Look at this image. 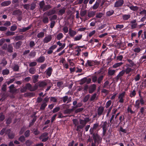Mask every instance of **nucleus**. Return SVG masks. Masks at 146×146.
<instances>
[{
	"instance_id": "obj_1",
	"label": "nucleus",
	"mask_w": 146,
	"mask_h": 146,
	"mask_svg": "<svg viewBox=\"0 0 146 146\" xmlns=\"http://www.w3.org/2000/svg\"><path fill=\"white\" fill-rule=\"evenodd\" d=\"M106 71L102 68H101L97 72V74H99L100 76L97 79V82L98 84L101 83L105 75Z\"/></svg>"
},
{
	"instance_id": "obj_2",
	"label": "nucleus",
	"mask_w": 146,
	"mask_h": 146,
	"mask_svg": "<svg viewBox=\"0 0 146 146\" xmlns=\"http://www.w3.org/2000/svg\"><path fill=\"white\" fill-rule=\"evenodd\" d=\"M92 137L94 140V142L95 143H97L98 144H99L102 140V138L99 135L98 132L94 133L92 135Z\"/></svg>"
},
{
	"instance_id": "obj_3",
	"label": "nucleus",
	"mask_w": 146,
	"mask_h": 146,
	"mask_svg": "<svg viewBox=\"0 0 146 146\" xmlns=\"http://www.w3.org/2000/svg\"><path fill=\"white\" fill-rule=\"evenodd\" d=\"M79 122L80 125H78L76 129V130L79 131H80V129L84 127L86 124L84 120L80 119Z\"/></svg>"
},
{
	"instance_id": "obj_4",
	"label": "nucleus",
	"mask_w": 146,
	"mask_h": 146,
	"mask_svg": "<svg viewBox=\"0 0 146 146\" xmlns=\"http://www.w3.org/2000/svg\"><path fill=\"white\" fill-rule=\"evenodd\" d=\"M35 84L37 86V89L38 87L41 88H45L47 85V83L45 81H41L38 82Z\"/></svg>"
},
{
	"instance_id": "obj_5",
	"label": "nucleus",
	"mask_w": 146,
	"mask_h": 146,
	"mask_svg": "<svg viewBox=\"0 0 146 146\" xmlns=\"http://www.w3.org/2000/svg\"><path fill=\"white\" fill-rule=\"evenodd\" d=\"M108 123L106 121L102 122V127L103 129L102 134L103 136L105 135L106 134V131L108 129Z\"/></svg>"
},
{
	"instance_id": "obj_6",
	"label": "nucleus",
	"mask_w": 146,
	"mask_h": 146,
	"mask_svg": "<svg viewBox=\"0 0 146 146\" xmlns=\"http://www.w3.org/2000/svg\"><path fill=\"white\" fill-rule=\"evenodd\" d=\"M48 133L47 132L43 133L39 137V139H42V141L45 142L47 141L48 139Z\"/></svg>"
},
{
	"instance_id": "obj_7",
	"label": "nucleus",
	"mask_w": 146,
	"mask_h": 146,
	"mask_svg": "<svg viewBox=\"0 0 146 146\" xmlns=\"http://www.w3.org/2000/svg\"><path fill=\"white\" fill-rule=\"evenodd\" d=\"M25 86L27 89L31 91H34L37 90V86L35 85V84L33 87L30 84L27 83L25 85Z\"/></svg>"
},
{
	"instance_id": "obj_8",
	"label": "nucleus",
	"mask_w": 146,
	"mask_h": 146,
	"mask_svg": "<svg viewBox=\"0 0 146 146\" xmlns=\"http://www.w3.org/2000/svg\"><path fill=\"white\" fill-rule=\"evenodd\" d=\"M104 108L102 106H100L97 109V115L98 117L103 114Z\"/></svg>"
},
{
	"instance_id": "obj_9",
	"label": "nucleus",
	"mask_w": 146,
	"mask_h": 146,
	"mask_svg": "<svg viewBox=\"0 0 146 146\" xmlns=\"http://www.w3.org/2000/svg\"><path fill=\"white\" fill-rule=\"evenodd\" d=\"M125 70H122L115 77V79L116 82H117L119 79H121L122 78V76L125 74Z\"/></svg>"
},
{
	"instance_id": "obj_10",
	"label": "nucleus",
	"mask_w": 146,
	"mask_h": 146,
	"mask_svg": "<svg viewBox=\"0 0 146 146\" xmlns=\"http://www.w3.org/2000/svg\"><path fill=\"white\" fill-rule=\"evenodd\" d=\"M125 94V92H123L122 93L119 94L118 98L119 99V102L121 103H123L124 101L123 98L124 97Z\"/></svg>"
},
{
	"instance_id": "obj_11",
	"label": "nucleus",
	"mask_w": 146,
	"mask_h": 146,
	"mask_svg": "<svg viewBox=\"0 0 146 146\" xmlns=\"http://www.w3.org/2000/svg\"><path fill=\"white\" fill-rule=\"evenodd\" d=\"M52 39V36L51 35H49L45 36L43 40L44 43H47L50 41Z\"/></svg>"
},
{
	"instance_id": "obj_12",
	"label": "nucleus",
	"mask_w": 146,
	"mask_h": 146,
	"mask_svg": "<svg viewBox=\"0 0 146 146\" xmlns=\"http://www.w3.org/2000/svg\"><path fill=\"white\" fill-rule=\"evenodd\" d=\"M96 86L95 84H93L90 86L89 88V91L90 93L91 94L93 93L96 90Z\"/></svg>"
},
{
	"instance_id": "obj_13",
	"label": "nucleus",
	"mask_w": 146,
	"mask_h": 146,
	"mask_svg": "<svg viewBox=\"0 0 146 146\" xmlns=\"http://www.w3.org/2000/svg\"><path fill=\"white\" fill-rule=\"evenodd\" d=\"M124 3L123 0H119L116 1L115 4L114 6L115 7H118L121 6Z\"/></svg>"
},
{
	"instance_id": "obj_14",
	"label": "nucleus",
	"mask_w": 146,
	"mask_h": 146,
	"mask_svg": "<svg viewBox=\"0 0 146 146\" xmlns=\"http://www.w3.org/2000/svg\"><path fill=\"white\" fill-rule=\"evenodd\" d=\"M9 92L11 93H14L17 90V89L15 88L14 85L12 84L9 87Z\"/></svg>"
},
{
	"instance_id": "obj_15",
	"label": "nucleus",
	"mask_w": 146,
	"mask_h": 146,
	"mask_svg": "<svg viewBox=\"0 0 146 146\" xmlns=\"http://www.w3.org/2000/svg\"><path fill=\"white\" fill-rule=\"evenodd\" d=\"M62 99L63 102L64 103H65L66 101H67V103H68L71 101L72 98L70 97L68 98V96H65L62 98Z\"/></svg>"
},
{
	"instance_id": "obj_16",
	"label": "nucleus",
	"mask_w": 146,
	"mask_h": 146,
	"mask_svg": "<svg viewBox=\"0 0 146 146\" xmlns=\"http://www.w3.org/2000/svg\"><path fill=\"white\" fill-rule=\"evenodd\" d=\"M100 3V1L99 0L97 1L95 4L92 7V9L94 10H96L98 9L99 7Z\"/></svg>"
},
{
	"instance_id": "obj_17",
	"label": "nucleus",
	"mask_w": 146,
	"mask_h": 146,
	"mask_svg": "<svg viewBox=\"0 0 146 146\" xmlns=\"http://www.w3.org/2000/svg\"><path fill=\"white\" fill-rule=\"evenodd\" d=\"M7 52L9 53H12L13 52V47L11 44H8L6 49Z\"/></svg>"
},
{
	"instance_id": "obj_18",
	"label": "nucleus",
	"mask_w": 146,
	"mask_h": 146,
	"mask_svg": "<svg viewBox=\"0 0 146 146\" xmlns=\"http://www.w3.org/2000/svg\"><path fill=\"white\" fill-rule=\"evenodd\" d=\"M11 3V2L10 1H4L1 3V5L2 7L7 6L10 5Z\"/></svg>"
},
{
	"instance_id": "obj_19",
	"label": "nucleus",
	"mask_w": 146,
	"mask_h": 146,
	"mask_svg": "<svg viewBox=\"0 0 146 146\" xmlns=\"http://www.w3.org/2000/svg\"><path fill=\"white\" fill-rule=\"evenodd\" d=\"M22 44V41H19L16 43L14 47L16 49H18L20 48Z\"/></svg>"
},
{
	"instance_id": "obj_20",
	"label": "nucleus",
	"mask_w": 146,
	"mask_h": 146,
	"mask_svg": "<svg viewBox=\"0 0 146 146\" xmlns=\"http://www.w3.org/2000/svg\"><path fill=\"white\" fill-rule=\"evenodd\" d=\"M22 14V11L19 10H16L13 12V15H17L19 16L21 15Z\"/></svg>"
},
{
	"instance_id": "obj_21",
	"label": "nucleus",
	"mask_w": 146,
	"mask_h": 146,
	"mask_svg": "<svg viewBox=\"0 0 146 146\" xmlns=\"http://www.w3.org/2000/svg\"><path fill=\"white\" fill-rule=\"evenodd\" d=\"M94 63L93 61H91V60H88L87 62L85 64V66L86 67L88 66H92L94 65Z\"/></svg>"
},
{
	"instance_id": "obj_22",
	"label": "nucleus",
	"mask_w": 146,
	"mask_h": 146,
	"mask_svg": "<svg viewBox=\"0 0 146 146\" xmlns=\"http://www.w3.org/2000/svg\"><path fill=\"white\" fill-rule=\"evenodd\" d=\"M56 13V11L54 9V8L50 10L47 13V15L48 16L51 15L55 14Z\"/></svg>"
},
{
	"instance_id": "obj_23",
	"label": "nucleus",
	"mask_w": 146,
	"mask_h": 146,
	"mask_svg": "<svg viewBox=\"0 0 146 146\" xmlns=\"http://www.w3.org/2000/svg\"><path fill=\"white\" fill-rule=\"evenodd\" d=\"M77 33L76 31H73L71 29L69 30V34L71 37H73Z\"/></svg>"
},
{
	"instance_id": "obj_24",
	"label": "nucleus",
	"mask_w": 146,
	"mask_h": 146,
	"mask_svg": "<svg viewBox=\"0 0 146 146\" xmlns=\"http://www.w3.org/2000/svg\"><path fill=\"white\" fill-rule=\"evenodd\" d=\"M52 69L51 67L48 68L46 70V75L48 76H50L52 74Z\"/></svg>"
},
{
	"instance_id": "obj_25",
	"label": "nucleus",
	"mask_w": 146,
	"mask_h": 146,
	"mask_svg": "<svg viewBox=\"0 0 146 146\" xmlns=\"http://www.w3.org/2000/svg\"><path fill=\"white\" fill-rule=\"evenodd\" d=\"M14 38L17 41L19 40H23L24 39V36L23 35H20L15 36Z\"/></svg>"
},
{
	"instance_id": "obj_26",
	"label": "nucleus",
	"mask_w": 146,
	"mask_h": 146,
	"mask_svg": "<svg viewBox=\"0 0 146 146\" xmlns=\"http://www.w3.org/2000/svg\"><path fill=\"white\" fill-rule=\"evenodd\" d=\"M96 13L95 11H90L88 12V16L89 18L93 17L95 16Z\"/></svg>"
},
{
	"instance_id": "obj_27",
	"label": "nucleus",
	"mask_w": 146,
	"mask_h": 146,
	"mask_svg": "<svg viewBox=\"0 0 146 146\" xmlns=\"http://www.w3.org/2000/svg\"><path fill=\"white\" fill-rule=\"evenodd\" d=\"M115 70H112L109 69L108 71V74L110 76H113L115 74Z\"/></svg>"
},
{
	"instance_id": "obj_28",
	"label": "nucleus",
	"mask_w": 146,
	"mask_h": 146,
	"mask_svg": "<svg viewBox=\"0 0 146 146\" xmlns=\"http://www.w3.org/2000/svg\"><path fill=\"white\" fill-rule=\"evenodd\" d=\"M36 6V4L35 3L29 4V10H33L35 8Z\"/></svg>"
},
{
	"instance_id": "obj_29",
	"label": "nucleus",
	"mask_w": 146,
	"mask_h": 146,
	"mask_svg": "<svg viewBox=\"0 0 146 146\" xmlns=\"http://www.w3.org/2000/svg\"><path fill=\"white\" fill-rule=\"evenodd\" d=\"M65 11L66 9L64 7L59 10L58 14L59 15L62 16L65 12Z\"/></svg>"
},
{
	"instance_id": "obj_30",
	"label": "nucleus",
	"mask_w": 146,
	"mask_h": 146,
	"mask_svg": "<svg viewBox=\"0 0 146 146\" xmlns=\"http://www.w3.org/2000/svg\"><path fill=\"white\" fill-rule=\"evenodd\" d=\"M45 57L43 56H41L36 59V61L39 63H42L44 62L45 60Z\"/></svg>"
},
{
	"instance_id": "obj_31",
	"label": "nucleus",
	"mask_w": 146,
	"mask_h": 146,
	"mask_svg": "<svg viewBox=\"0 0 146 146\" xmlns=\"http://www.w3.org/2000/svg\"><path fill=\"white\" fill-rule=\"evenodd\" d=\"M96 96L97 94L96 93L94 94L91 97L90 100V101H94L95 100H96L97 99Z\"/></svg>"
},
{
	"instance_id": "obj_32",
	"label": "nucleus",
	"mask_w": 146,
	"mask_h": 146,
	"mask_svg": "<svg viewBox=\"0 0 146 146\" xmlns=\"http://www.w3.org/2000/svg\"><path fill=\"white\" fill-rule=\"evenodd\" d=\"M52 7V6L50 5H45L44 6V8L42 9L43 11H45L48 9H49Z\"/></svg>"
},
{
	"instance_id": "obj_33",
	"label": "nucleus",
	"mask_w": 146,
	"mask_h": 146,
	"mask_svg": "<svg viewBox=\"0 0 146 146\" xmlns=\"http://www.w3.org/2000/svg\"><path fill=\"white\" fill-rule=\"evenodd\" d=\"M127 61L129 63V66L130 67H133L136 66V64L131 60L130 59H127Z\"/></svg>"
},
{
	"instance_id": "obj_34",
	"label": "nucleus",
	"mask_w": 146,
	"mask_h": 146,
	"mask_svg": "<svg viewBox=\"0 0 146 146\" xmlns=\"http://www.w3.org/2000/svg\"><path fill=\"white\" fill-rule=\"evenodd\" d=\"M140 103L139 100H138L136 101L135 104L134 105V106L136 108L138 109L140 107Z\"/></svg>"
},
{
	"instance_id": "obj_35",
	"label": "nucleus",
	"mask_w": 146,
	"mask_h": 146,
	"mask_svg": "<svg viewBox=\"0 0 146 146\" xmlns=\"http://www.w3.org/2000/svg\"><path fill=\"white\" fill-rule=\"evenodd\" d=\"M136 94V91L135 89L133 90L132 91H131L130 94L129 96L131 98L134 97Z\"/></svg>"
},
{
	"instance_id": "obj_36",
	"label": "nucleus",
	"mask_w": 146,
	"mask_h": 146,
	"mask_svg": "<svg viewBox=\"0 0 146 146\" xmlns=\"http://www.w3.org/2000/svg\"><path fill=\"white\" fill-rule=\"evenodd\" d=\"M36 69L34 67H31L29 70V73L31 74H34L35 73Z\"/></svg>"
},
{
	"instance_id": "obj_37",
	"label": "nucleus",
	"mask_w": 146,
	"mask_h": 146,
	"mask_svg": "<svg viewBox=\"0 0 146 146\" xmlns=\"http://www.w3.org/2000/svg\"><path fill=\"white\" fill-rule=\"evenodd\" d=\"M38 77L39 76L38 75L33 76V82L34 83H35L38 81Z\"/></svg>"
},
{
	"instance_id": "obj_38",
	"label": "nucleus",
	"mask_w": 146,
	"mask_h": 146,
	"mask_svg": "<svg viewBox=\"0 0 146 146\" xmlns=\"http://www.w3.org/2000/svg\"><path fill=\"white\" fill-rule=\"evenodd\" d=\"M45 2L44 1H42L40 2L39 3V5L40 7V8L41 9H43L44 6H45Z\"/></svg>"
},
{
	"instance_id": "obj_39",
	"label": "nucleus",
	"mask_w": 146,
	"mask_h": 146,
	"mask_svg": "<svg viewBox=\"0 0 146 146\" xmlns=\"http://www.w3.org/2000/svg\"><path fill=\"white\" fill-rule=\"evenodd\" d=\"M131 16L130 15H123L122 18L124 20H127Z\"/></svg>"
},
{
	"instance_id": "obj_40",
	"label": "nucleus",
	"mask_w": 146,
	"mask_h": 146,
	"mask_svg": "<svg viewBox=\"0 0 146 146\" xmlns=\"http://www.w3.org/2000/svg\"><path fill=\"white\" fill-rule=\"evenodd\" d=\"M87 11H81L80 12V15L82 17H84L87 14Z\"/></svg>"
},
{
	"instance_id": "obj_41",
	"label": "nucleus",
	"mask_w": 146,
	"mask_h": 146,
	"mask_svg": "<svg viewBox=\"0 0 146 146\" xmlns=\"http://www.w3.org/2000/svg\"><path fill=\"white\" fill-rule=\"evenodd\" d=\"M31 27V26H29L27 27H24L21 29V32H24L25 31L30 29Z\"/></svg>"
},
{
	"instance_id": "obj_42",
	"label": "nucleus",
	"mask_w": 146,
	"mask_h": 146,
	"mask_svg": "<svg viewBox=\"0 0 146 146\" xmlns=\"http://www.w3.org/2000/svg\"><path fill=\"white\" fill-rule=\"evenodd\" d=\"M82 35H80L78 36H77L74 38V41H77L80 40L82 37Z\"/></svg>"
},
{
	"instance_id": "obj_43",
	"label": "nucleus",
	"mask_w": 146,
	"mask_h": 146,
	"mask_svg": "<svg viewBox=\"0 0 146 146\" xmlns=\"http://www.w3.org/2000/svg\"><path fill=\"white\" fill-rule=\"evenodd\" d=\"M73 110L71 109H66L64 111V113L65 114H70L73 111Z\"/></svg>"
},
{
	"instance_id": "obj_44",
	"label": "nucleus",
	"mask_w": 146,
	"mask_h": 146,
	"mask_svg": "<svg viewBox=\"0 0 146 146\" xmlns=\"http://www.w3.org/2000/svg\"><path fill=\"white\" fill-rule=\"evenodd\" d=\"M42 21L44 23H47L48 22V19L47 17H44L42 19Z\"/></svg>"
},
{
	"instance_id": "obj_45",
	"label": "nucleus",
	"mask_w": 146,
	"mask_h": 146,
	"mask_svg": "<svg viewBox=\"0 0 146 146\" xmlns=\"http://www.w3.org/2000/svg\"><path fill=\"white\" fill-rule=\"evenodd\" d=\"M49 100V98L46 97L44 98L43 100H42V104H47V103L48 102Z\"/></svg>"
},
{
	"instance_id": "obj_46",
	"label": "nucleus",
	"mask_w": 146,
	"mask_h": 146,
	"mask_svg": "<svg viewBox=\"0 0 146 146\" xmlns=\"http://www.w3.org/2000/svg\"><path fill=\"white\" fill-rule=\"evenodd\" d=\"M123 64L122 62H119L113 65V67L114 68H116L118 67L121 66Z\"/></svg>"
},
{
	"instance_id": "obj_47",
	"label": "nucleus",
	"mask_w": 146,
	"mask_h": 146,
	"mask_svg": "<svg viewBox=\"0 0 146 146\" xmlns=\"http://www.w3.org/2000/svg\"><path fill=\"white\" fill-rule=\"evenodd\" d=\"M63 37V34L61 33H60L57 35L56 38L58 40H60Z\"/></svg>"
},
{
	"instance_id": "obj_48",
	"label": "nucleus",
	"mask_w": 146,
	"mask_h": 146,
	"mask_svg": "<svg viewBox=\"0 0 146 146\" xmlns=\"http://www.w3.org/2000/svg\"><path fill=\"white\" fill-rule=\"evenodd\" d=\"M90 97V95L89 94L86 95L84 98L83 100L84 102H86L89 99Z\"/></svg>"
},
{
	"instance_id": "obj_49",
	"label": "nucleus",
	"mask_w": 146,
	"mask_h": 146,
	"mask_svg": "<svg viewBox=\"0 0 146 146\" xmlns=\"http://www.w3.org/2000/svg\"><path fill=\"white\" fill-rule=\"evenodd\" d=\"M129 8L131 10L133 11H136L138 9L139 7L137 6H132L129 7Z\"/></svg>"
},
{
	"instance_id": "obj_50",
	"label": "nucleus",
	"mask_w": 146,
	"mask_h": 146,
	"mask_svg": "<svg viewBox=\"0 0 146 146\" xmlns=\"http://www.w3.org/2000/svg\"><path fill=\"white\" fill-rule=\"evenodd\" d=\"M114 13V11L111 10L108 11L106 13V15L108 16H110L112 15Z\"/></svg>"
},
{
	"instance_id": "obj_51",
	"label": "nucleus",
	"mask_w": 146,
	"mask_h": 146,
	"mask_svg": "<svg viewBox=\"0 0 146 146\" xmlns=\"http://www.w3.org/2000/svg\"><path fill=\"white\" fill-rule=\"evenodd\" d=\"M9 72L8 69H6L3 70L2 74L3 75H7L9 73Z\"/></svg>"
},
{
	"instance_id": "obj_52",
	"label": "nucleus",
	"mask_w": 146,
	"mask_h": 146,
	"mask_svg": "<svg viewBox=\"0 0 146 146\" xmlns=\"http://www.w3.org/2000/svg\"><path fill=\"white\" fill-rule=\"evenodd\" d=\"M15 33L14 32H11L10 31L7 32L6 33V35L7 36H12L15 35Z\"/></svg>"
},
{
	"instance_id": "obj_53",
	"label": "nucleus",
	"mask_w": 146,
	"mask_h": 146,
	"mask_svg": "<svg viewBox=\"0 0 146 146\" xmlns=\"http://www.w3.org/2000/svg\"><path fill=\"white\" fill-rule=\"evenodd\" d=\"M5 119V116L2 113H0V121H2Z\"/></svg>"
},
{
	"instance_id": "obj_54",
	"label": "nucleus",
	"mask_w": 146,
	"mask_h": 146,
	"mask_svg": "<svg viewBox=\"0 0 146 146\" xmlns=\"http://www.w3.org/2000/svg\"><path fill=\"white\" fill-rule=\"evenodd\" d=\"M44 32H40L37 35V36L38 38H42L44 36Z\"/></svg>"
},
{
	"instance_id": "obj_55",
	"label": "nucleus",
	"mask_w": 146,
	"mask_h": 146,
	"mask_svg": "<svg viewBox=\"0 0 146 146\" xmlns=\"http://www.w3.org/2000/svg\"><path fill=\"white\" fill-rule=\"evenodd\" d=\"M73 123L74 124L75 126H76L79 124V122L77 119H73L72 120Z\"/></svg>"
},
{
	"instance_id": "obj_56",
	"label": "nucleus",
	"mask_w": 146,
	"mask_h": 146,
	"mask_svg": "<svg viewBox=\"0 0 146 146\" xmlns=\"http://www.w3.org/2000/svg\"><path fill=\"white\" fill-rule=\"evenodd\" d=\"M2 91L5 92L7 90V85L5 84H4L2 85L1 88Z\"/></svg>"
},
{
	"instance_id": "obj_57",
	"label": "nucleus",
	"mask_w": 146,
	"mask_h": 146,
	"mask_svg": "<svg viewBox=\"0 0 146 146\" xmlns=\"http://www.w3.org/2000/svg\"><path fill=\"white\" fill-rule=\"evenodd\" d=\"M32 143L33 142L29 140H27L26 142V144L27 146H30Z\"/></svg>"
},
{
	"instance_id": "obj_58",
	"label": "nucleus",
	"mask_w": 146,
	"mask_h": 146,
	"mask_svg": "<svg viewBox=\"0 0 146 146\" xmlns=\"http://www.w3.org/2000/svg\"><path fill=\"white\" fill-rule=\"evenodd\" d=\"M37 64V63L36 62H33L30 63L29 66L30 67H33L36 66Z\"/></svg>"
},
{
	"instance_id": "obj_59",
	"label": "nucleus",
	"mask_w": 146,
	"mask_h": 146,
	"mask_svg": "<svg viewBox=\"0 0 146 146\" xmlns=\"http://www.w3.org/2000/svg\"><path fill=\"white\" fill-rule=\"evenodd\" d=\"M19 141L21 142H23L25 140V138L23 135L21 136L19 139Z\"/></svg>"
},
{
	"instance_id": "obj_60",
	"label": "nucleus",
	"mask_w": 146,
	"mask_h": 146,
	"mask_svg": "<svg viewBox=\"0 0 146 146\" xmlns=\"http://www.w3.org/2000/svg\"><path fill=\"white\" fill-rule=\"evenodd\" d=\"M60 108L59 107H58L55 108L52 111V112L53 113H55L58 111L60 110Z\"/></svg>"
},
{
	"instance_id": "obj_61",
	"label": "nucleus",
	"mask_w": 146,
	"mask_h": 146,
	"mask_svg": "<svg viewBox=\"0 0 146 146\" xmlns=\"http://www.w3.org/2000/svg\"><path fill=\"white\" fill-rule=\"evenodd\" d=\"M36 54V52L35 51H32L30 52L29 55L30 57H34Z\"/></svg>"
},
{
	"instance_id": "obj_62",
	"label": "nucleus",
	"mask_w": 146,
	"mask_h": 146,
	"mask_svg": "<svg viewBox=\"0 0 146 146\" xmlns=\"http://www.w3.org/2000/svg\"><path fill=\"white\" fill-rule=\"evenodd\" d=\"M83 109H84L83 108H81L77 109L75 110V113H77L81 112L83 110Z\"/></svg>"
},
{
	"instance_id": "obj_63",
	"label": "nucleus",
	"mask_w": 146,
	"mask_h": 146,
	"mask_svg": "<svg viewBox=\"0 0 146 146\" xmlns=\"http://www.w3.org/2000/svg\"><path fill=\"white\" fill-rule=\"evenodd\" d=\"M35 45V42L33 40L31 41L29 43V46L31 48H32Z\"/></svg>"
},
{
	"instance_id": "obj_64",
	"label": "nucleus",
	"mask_w": 146,
	"mask_h": 146,
	"mask_svg": "<svg viewBox=\"0 0 146 146\" xmlns=\"http://www.w3.org/2000/svg\"><path fill=\"white\" fill-rule=\"evenodd\" d=\"M140 104L141 105H143L145 103V101L143 98H140L139 100Z\"/></svg>"
}]
</instances>
